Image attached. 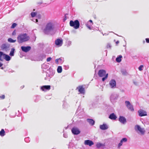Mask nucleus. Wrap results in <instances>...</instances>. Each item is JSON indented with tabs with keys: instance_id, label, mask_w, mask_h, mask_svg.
I'll use <instances>...</instances> for the list:
<instances>
[{
	"instance_id": "1",
	"label": "nucleus",
	"mask_w": 149,
	"mask_h": 149,
	"mask_svg": "<svg viewBox=\"0 0 149 149\" xmlns=\"http://www.w3.org/2000/svg\"><path fill=\"white\" fill-rule=\"evenodd\" d=\"M55 25L52 22H48L45 25L43 31L47 35H52L55 33Z\"/></svg>"
},
{
	"instance_id": "2",
	"label": "nucleus",
	"mask_w": 149,
	"mask_h": 149,
	"mask_svg": "<svg viewBox=\"0 0 149 149\" xmlns=\"http://www.w3.org/2000/svg\"><path fill=\"white\" fill-rule=\"evenodd\" d=\"M17 41L20 44L28 41L30 39L29 37L26 33H21L17 36Z\"/></svg>"
},
{
	"instance_id": "3",
	"label": "nucleus",
	"mask_w": 149,
	"mask_h": 149,
	"mask_svg": "<svg viewBox=\"0 0 149 149\" xmlns=\"http://www.w3.org/2000/svg\"><path fill=\"white\" fill-rule=\"evenodd\" d=\"M70 25L73 27L75 29H77L79 28L80 23L79 21L77 19L74 21L70 20Z\"/></svg>"
},
{
	"instance_id": "4",
	"label": "nucleus",
	"mask_w": 149,
	"mask_h": 149,
	"mask_svg": "<svg viewBox=\"0 0 149 149\" xmlns=\"http://www.w3.org/2000/svg\"><path fill=\"white\" fill-rule=\"evenodd\" d=\"M3 58L6 61H9L10 59V57L8 55L4 54L3 52H0V61H3Z\"/></svg>"
},
{
	"instance_id": "5",
	"label": "nucleus",
	"mask_w": 149,
	"mask_h": 149,
	"mask_svg": "<svg viewBox=\"0 0 149 149\" xmlns=\"http://www.w3.org/2000/svg\"><path fill=\"white\" fill-rule=\"evenodd\" d=\"M134 129L137 132L139 131L142 135H144L145 132V131L143 128H141L139 125H136L135 126Z\"/></svg>"
},
{
	"instance_id": "6",
	"label": "nucleus",
	"mask_w": 149,
	"mask_h": 149,
	"mask_svg": "<svg viewBox=\"0 0 149 149\" xmlns=\"http://www.w3.org/2000/svg\"><path fill=\"white\" fill-rule=\"evenodd\" d=\"M118 95L116 93H112L110 97V100L111 102H115L118 99Z\"/></svg>"
},
{
	"instance_id": "7",
	"label": "nucleus",
	"mask_w": 149,
	"mask_h": 149,
	"mask_svg": "<svg viewBox=\"0 0 149 149\" xmlns=\"http://www.w3.org/2000/svg\"><path fill=\"white\" fill-rule=\"evenodd\" d=\"M125 105L127 108L131 111H134V109L133 105L129 101H126L125 102Z\"/></svg>"
},
{
	"instance_id": "8",
	"label": "nucleus",
	"mask_w": 149,
	"mask_h": 149,
	"mask_svg": "<svg viewBox=\"0 0 149 149\" xmlns=\"http://www.w3.org/2000/svg\"><path fill=\"white\" fill-rule=\"evenodd\" d=\"M10 45L4 43L2 44L1 46V49L6 52L9 49Z\"/></svg>"
},
{
	"instance_id": "9",
	"label": "nucleus",
	"mask_w": 149,
	"mask_h": 149,
	"mask_svg": "<svg viewBox=\"0 0 149 149\" xmlns=\"http://www.w3.org/2000/svg\"><path fill=\"white\" fill-rule=\"evenodd\" d=\"M127 139L126 138H122L120 141V142L118 143L117 146V148L118 149H120V147L122 146L124 143H125L127 141Z\"/></svg>"
},
{
	"instance_id": "10",
	"label": "nucleus",
	"mask_w": 149,
	"mask_h": 149,
	"mask_svg": "<svg viewBox=\"0 0 149 149\" xmlns=\"http://www.w3.org/2000/svg\"><path fill=\"white\" fill-rule=\"evenodd\" d=\"M71 131L74 135H78L80 132L79 130L76 127L72 128L71 130Z\"/></svg>"
},
{
	"instance_id": "11",
	"label": "nucleus",
	"mask_w": 149,
	"mask_h": 149,
	"mask_svg": "<svg viewBox=\"0 0 149 149\" xmlns=\"http://www.w3.org/2000/svg\"><path fill=\"white\" fill-rule=\"evenodd\" d=\"M22 50L25 52H27L29 51L31 49V47L29 46H27L26 47L22 46L21 47Z\"/></svg>"
},
{
	"instance_id": "12",
	"label": "nucleus",
	"mask_w": 149,
	"mask_h": 149,
	"mask_svg": "<svg viewBox=\"0 0 149 149\" xmlns=\"http://www.w3.org/2000/svg\"><path fill=\"white\" fill-rule=\"evenodd\" d=\"M109 84L111 88H115L116 86V81L114 79H111L109 82Z\"/></svg>"
},
{
	"instance_id": "13",
	"label": "nucleus",
	"mask_w": 149,
	"mask_h": 149,
	"mask_svg": "<svg viewBox=\"0 0 149 149\" xmlns=\"http://www.w3.org/2000/svg\"><path fill=\"white\" fill-rule=\"evenodd\" d=\"M63 43V40L62 39L58 38L55 41V45L59 47L62 46Z\"/></svg>"
},
{
	"instance_id": "14",
	"label": "nucleus",
	"mask_w": 149,
	"mask_h": 149,
	"mask_svg": "<svg viewBox=\"0 0 149 149\" xmlns=\"http://www.w3.org/2000/svg\"><path fill=\"white\" fill-rule=\"evenodd\" d=\"M118 120L122 124H125L126 123V119L124 116H120Z\"/></svg>"
},
{
	"instance_id": "15",
	"label": "nucleus",
	"mask_w": 149,
	"mask_h": 149,
	"mask_svg": "<svg viewBox=\"0 0 149 149\" xmlns=\"http://www.w3.org/2000/svg\"><path fill=\"white\" fill-rule=\"evenodd\" d=\"M106 72L104 70H100L98 72V74L100 77H102L106 75Z\"/></svg>"
},
{
	"instance_id": "16",
	"label": "nucleus",
	"mask_w": 149,
	"mask_h": 149,
	"mask_svg": "<svg viewBox=\"0 0 149 149\" xmlns=\"http://www.w3.org/2000/svg\"><path fill=\"white\" fill-rule=\"evenodd\" d=\"M76 89H78L80 93L81 94H84L85 93L84 88L82 86H80L77 88Z\"/></svg>"
},
{
	"instance_id": "17",
	"label": "nucleus",
	"mask_w": 149,
	"mask_h": 149,
	"mask_svg": "<svg viewBox=\"0 0 149 149\" xmlns=\"http://www.w3.org/2000/svg\"><path fill=\"white\" fill-rule=\"evenodd\" d=\"M46 55L44 54H42L38 56L36 60L38 61H42V60L45 58Z\"/></svg>"
},
{
	"instance_id": "18",
	"label": "nucleus",
	"mask_w": 149,
	"mask_h": 149,
	"mask_svg": "<svg viewBox=\"0 0 149 149\" xmlns=\"http://www.w3.org/2000/svg\"><path fill=\"white\" fill-rule=\"evenodd\" d=\"M100 128L102 130H106L109 128V126L106 123H103L100 125Z\"/></svg>"
},
{
	"instance_id": "19",
	"label": "nucleus",
	"mask_w": 149,
	"mask_h": 149,
	"mask_svg": "<svg viewBox=\"0 0 149 149\" xmlns=\"http://www.w3.org/2000/svg\"><path fill=\"white\" fill-rule=\"evenodd\" d=\"M84 144L86 145H88L90 146H91L94 144V143L91 140H87L84 141Z\"/></svg>"
},
{
	"instance_id": "20",
	"label": "nucleus",
	"mask_w": 149,
	"mask_h": 149,
	"mask_svg": "<svg viewBox=\"0 0 149 149\" xmlns=\"http://www.w3.org/2000/svg\"><path fill=\"white\" fill-rule=\"evenodd\" d=\"M51 86L50 85L43 86L41 87V89L43 91L49 90L50 89Z\"/></svg>"
},
{
	"instance_id": "21",
	"label": "nucleus",
	"mask_w": 149,
	"mask_h": 149,
	"mask_svg": "<svg viewBox=\"0 0 149 149\" xmlns=\"http://www.w3.org/2000/svg\"><path fill=\"white\" fill-rule=\"evenodd\" d=\"M138 113L139 116L141 117L147 115V112L143 110H139Z\"/></svg>"
},
{
	"instance_id": "22",
	"label": "nucleus",
	"mask_w": 149,
	"mask_h": 149,
	"mask_svg": "<svg viewBox=\"0 0 149 149\" xmlns=\"http://www.w3.org/2000/svg\"><path fill=\"white\" fill-rule=\"evenodd\" d=\"M109 118L111 120H115L117 117L114 113H112L109 115Z\"/></svg>"
},
{
	"instance_id": "23",
	"label": "nucleus",
	"mask_w": 149,
	"mask_h": 149,
	"mask_svg": "<svg viewBox=\"0 0 149 149\" xmlns=\"http://www.w3.org/2000/svg\"><path fill=\"white\" fill-rule=\"evenodd\" d=\"M55 62L57 64H60L63 63V61L62 60L61 58H59L56 59Z\"/></svg>"
},
{
	"instance_id": "24",
	"label": "nucleus",
	"mask_w": 149,
	"mask_h": 149,
	"mask_svg": "<svg viewBox=\"0 0 149 149\" xmlns=\"http://www.w3.org/2000/svg\"><path fill=\"white\" fill-rule=\"evenodd\" d=\"M87 121L91 125H94L95 123V121L92 119H87Z\"/></svg>"
},
{
	"instance_id": "25",
	"label": "nucleus",
	"mask_w": 149,
	"mask_h": 149,
	"mask_svg": "<svg viewBox=\"0 0 149 149\" xmlns=\"http://www.w3.org/2000/svg\"><path fill=\"white\" fill-rule=\"evenodd\" d=\"M105 146V144H102L100 143H98L96 144V147L97 148H99L102 147H104Z\"/></svg>"
},
{
	"instance_id": "26",
	"label": "nucleus",
	"mask_w": 149,
	"mask_h": 149,
	"mask_svg": "<svg viewBox=\"0 0 149 149\" xmlns=\"http://www.w3.org/2000/svg\"><path fill=\"white\" fill-rule=\"evenodd\" d=\"M122 56L121 55H119L116 58V61L118 63H120L121 61V58Z\"/></svg>"
},
{
	"instance_id": "27",
	"label": "nucleus",
	"mask_w": 149,
	"mask_h": 149,
	"mask_svg": "<svg viewBox=\"0 0 149 149\" xmlns=\"http://www.w3.org/2000/svg\"><path fill=\"white\" fill-rule=\"evenodd\" d=\"M15 51V49L14 48H12L9 54L10 55V56H14Z\"/></svg>"
},
{
	"instance_id": "28",
	"label": "nucleus",
	"mask_w": 149,
	"mask_h": 149,
	"mask_svg": "<svg viewBox=\"0 0 149 149\" xmlns=\"http://www.w3.org/2000/svg\"><path fill=\"white\" fill-rule=\"evenodd\" d=\"M5 135V131L4 129H2L0 131V136H3Z\"/></svg>"
},
{
	"instance_id": "29",
	"label": "nucleus",
	"mask_w": 149,
	"mask_h": 149,
	"mask_svg": "<svg viewBox=\"0 0 149 149\" xmlns=\"http://www.w3.org/2000/svg\"><path fill=\"white\" fill-rule=\"evenodd\" d=\"M62 68L61 66H58L57 69V71L58 73H61L62 72Z\"/></svg>"
},
{
	"instance_id": "30",
	"label": "nucleus",
	"mask_w": 149,
	"mask_h": 149,
	"mask_svg": "<svg viewBox=\"0 0 149 149\" xmlns=\"http://www.w3.org/2000/svg\"><path fill=\"white\" fill-rule=\"evenodd\" d=\"M16 41V40H14L11 38H9L8 39V41L10 43H14Z\"/></svg>"
},
{
	"instance_id": "31",
	"label": "nucleus",
	"mask_w": 149,
	"mask_h": 149,
	"mask_svg": "<svg viewBox=\"0 0 149 149\" xmlns=\"http://www.w3.org/2000/svg\"><path fill=\"white\" fill-rule=\"evenodd\" d=\"M121 72L124 75H127V72L125 70H122L121 71Z\"/></svg>"
},
{
	"instance_id": "32",
	"label": "nucleus",
	"mask_w": 149,
	"mask_h": 149,
	"mask_svg": "<svg viewBox=\"0 0 149 149\" xmlns=\"http://www.w3.org/2000/svg\"><path fill=\"white\" fill-rule=\"evenodd\" d=\"M108 76V74H107L104 77H103L102 79V81H105V80L107 78Z\"/></svg>"
},
{
	"instance_id": "33",
	"label": "nucleus",
	"mask_w": 149,
	"mask_h": 149,
	"mask_svg": "<svg viewBox=\"0 0 149 149\" xmlns=\"http://www.w3.org/2000/svg\"><path fill=\"white\" fill-rule=\"evenodd\" d=\"M37 13L36 12H32L31 13V15L32 17H34L36 15Z\"/></svg>"
},
{
	"instance_id": "34",
	"label": "nucleus",
	"mask_w": 149,
	"mask_h": 149,
	"mask_svg": "<svg viewBox=\"0 0 149 149\" xmlns=\"http://www.w3.org/2000/svg\"><path fill=\"white\" fill-rule=\"evenodd\" d=\"M133 83L136 86H137L139 85V83L136 80H133Z\"/></svg>"
},
{
	"instance_id": "35",
	"label": "nucleus",
	"mask_w": 149,
	"mask_h": 149,
	"mask_svg": "<svg viewBox=\"0 0 149 149\" xmlns=\"http://www.w3.org/2000/svg\"><path fill=\"white\" fill-rule=\"evenodd\" d=\"M30 139L29 137L25 138L24 139L25 141L27 143H28L30 141Z\"/></svg>"
},
{
	"instance_id": "36",
	"label": "nucleus",
	"mask_w": 149,
	"mask_h": 149,
	"mask_svg": "<svg viewBox=\"0 0 149 149\" xmlns=\"http://www.w3.org/2000/svg\"><path fill=\"white\" fill-rule=\"evenodd\" d=\"M71 41H68L67 42V45L68 47L70 46L71 45Z\"/></svg>"
},
{
	"instance_id": "37",
	"label": "nucleus",
	"mask_w": 149,
	"mask_h": 149,
	"mask_svg": "<svg viewBox=\"0 0 149 149\" xmlns=\"http://www.w3.org/2000/svg\"><path fill=\"white\" fill-rule=\"evenodd\" d=\"M17 24L16 23H13L12 25V26H11V28H14L16 26H17Z\"/></svg>"
},
{
	"instance_id": "38",
	"label": "nucleus",
	"mask_w": 149,
	"mask_h": 149,
	"mask_svg": "<svg viewBox=\"0 0 149 149\" xmlns=\"http://www.w3.org/2000/svg\"><path fill=\"white\" fill-rule=\"evenodd\" d=\"M79 111V108H78L77 110L76 113H77L78 114H79V115H81V114H80V112Z\"/></svg>"
},
{
	"instance_id": "39",
	"label": "nucleus",
	"mask_w": 149,
	"mask_h": 149,
	"mask_svg": "<svg viewBox=\"0 0 149 149\" xmlns=\"http://www.w3.org/2000/svg\"><path fill=\"white\" fill-rule=\"evenodd\" d=\"M143 67V65H140L139 67V70L140 71H141L142 70V68Z\"/></svg>"
},
{
	"instance_id": "40",
	"label": "nucleus",
	"mask_w": 149,
	"mask_h": 149,
	"mask_svg": "<svg viewBox=\"0 0 149 149\" xmlns=\"http://www.w3.org/2000/svg\"><path fill=\"white\" fill-rule=\"evenodd\" d=\"M0 98L2 99H3L5 98V96L4 95H2L1 96H0Z\"/></svg>"
},
{
	"instance_id": "41",
	"label": "nucleus",
	"mask_w": 149,
	"mask_h": 149,
	"mask_svg": "<svg viewBox=\"0 0 149 149\" xmlns=\"http://www.w3.org/2000/svg\"><path fill=\"white\" fill-rule=\"evenodd\" d=\"M86 26L89 29L91 30V26L89 25L88 24H86Z\"/></svg>"
},
{
	"instance_id": "42",
	"label": "nucleus",
	"mask_w": 149,
	"mask_h": 149,
	"mask_svg": "<svg viewBox=\"0 0 149 149\" xmlns=\"http://www.w3.org/2000/svg\"><path fill=\"white\" fill-rule=\"evenodd\" d=\"M51 59H52V58L51 57H48L47 59V62H49V61H50L51 60Z\"/></svg>"
},
{
	"instance_id": "43",
	"label": "nucleus",
	"mask_w": 149,
	"mask_h": 149,
	"mask_svg": "<svg viewBox=\"0 0 149 149\" xmlns=\"http://www.w3.org/2000/svg\"><path fill=\"white\" fill-rule=\"evenodd\" d=\"M63 136V137L65 138H67L68 137V135L66 134H64Z\"/></svg>"
},
{
	"instance_id": "44",
	"label": "nucleus",
	"mask_w": 149,
	"mask_h": 149,
	"mask_svg": "<svg viewBox=\"0 0 149 149\" xmlns=\"http://www.w3.org/2000/svg\"><path fill=\"white\" fill-rule=\"evenodd\" d=\"M33 21L35 22H36V23L37 22H38V20L37 19H33Z\"/></svg>"
},
{
	"instance_id": "45",
	"label": "nucleus",
	"mask_w": 149,
	"mask_h": 149,
	"mask_svg": "<svg viewBox=\"0 0 149 149\" xmlns=\"http://www.w3.org/2000/svg\"><path fill=\"white\" fill-rule=\"evenodd\" d=\"M145 40H146V42H147L148 43H149V38H146Z\"/></svg>"
},
{
	"instance_id": "46",
	"label": "nucleus",
	"mask_w": 149,
	"mask_h": 149,
	"mask_svg": "<svg viewBox=\"0 0 149 149\" xmlns=\"http://www.w3.org/2000/svg\"><path fill=\"white\" fill-rule=\"evenodd\" d=\"M111 46L110 44H107V48H111Z\"/></svg>"
},
{
	"instance_id": "47",
	"label": "nucleus",
	"mask_w": 149,
	"mask_h": 149,
	"mask_svg": "<svg viewBox=\"0 0 149 149\" xmlns=\"http://www.w3.org/2000/svg\"><path fill=\"white\" fill-rule=\"evenodd\" d=\"M65 67V69L66 70H67L69 68V66L68 65H67V66H64Z\"/></svg>"
},
{
	"instance_id": "48",
	"label": "nucleus",
	"mask_w": 149,
	"mask_h": 149,
	"mask_svg": "<svg viewBox=\"0 0 149 149\" xmlns=\"http://www.w3.org/2000/svg\"><path fill=\"white\" fill-rule=\"evenodd\" d=\"M66 19V17L65 16L64 18L63 19V21L64 22Z\"/></svg>"
},
{
	"instance_id": "49",
	"label": "nucleus",
	"mask_w": 149,
	"mask_h": 149,
	"mask_svg": "<svg viewBox=\"0 0 149 149\" xmlns=\"http://www.w3.org/2000/svg\"><path fill=\"white\" fill-rule=\"evenodd\" d=\"M15 31H13L12 33V35H15Z\"/></svg>"
},
{
	"instance_id": "50",
	"label": "nucleus",
	"mask_w": 149,
	"mask_h": 149,
	"mask_svg": "<svg viewBox=\"0 0 149 149\" xmlns=\"http://www.w3.org/2000/svg\"><path fill=\"white\" fill-rule=\"evenodd\" d=\"M37 17H38V18H39V19H40V18H41V15H37Z\"/></svg>"
},
{
	"instance_id": "51",
	"label": "nucleus",
	"mask_w": 149,
	"mask_h": 149,
	"mask_svg": "<svg viewBox=\"0 0 149 149\" xmlns=\"http://www.w3.org/2000/svg\"><path fill=\"white\" fill-rule=\"evenodd\" d=\"M54 73H55L53 71L52 73V76L54 74Z\"/></svg>"
},
{
	"instance_id": "52",
	"label": "nucleus",
	"mask_w": 149,
	"mask_h": 149,
	"mask_svg": "<svg viewBox=\"0 0 149 149\" xmlns=\"http://www.w3.org/2000/svg\"><path fill=\"white\" fill-rule=\"evenodd\" d=\"M3 65V64L2 63H1L0 62V67H2V66Z\"/></svg>"
},
{
	"instance_id": "53",
	"label": "nucleus",
	"mask_w": 149,
	"mask_h": 149,
	"mask_svg": "<svg viewBox=\"0 0 149 149\" xmlns=\"http://www.w3.org/2000/svg\"><path fill=\"white\" fill-rule=\"evenodd\" d=\"M119 41H117L116 42V44H118V43H119Z\"/></svg>"
},
{
	"instance_id": "54",
	"label": "nucleus",
	"mask_w": 149,
	"mask_h": 149,
	"mask_svg": "<svg viewBox=\"0 0 149 149\" xmlns=\"http://www.w3.org/2000/svg\"><path fill=\"white\" fill-rule=\"evenodd\" d=\"M89 21L91 23H93L92 21L91 20H89Z\"/></svg>"
},
{
	"instance_id": "55",
	"label": "nucleus",
	"mask_w": 149,
	"mask_h": 149,
	"mask_svg": "<svg viewBox=\"0 0 149 149\" xmlns=\"http://www.w3.org/2000/svg\"><path fill=\"white\" fill-rule=\"evenodd\" d=\"M65 105V103H63V107H64Z\"/></svg>"
},
{
	"instance_id": "56",
	"label": "nucleus",
	"mask_w": 149,
	"mask_h": 149,
	"mask_svg": "<svg viewBox=\"0 0 149 149\" xmlns=\"http://www.w3.org/2000/svg\"><path fill=\"white\" fill-rule=\"evenodd\" d=\"M1 69L3 70V69H4V68H3V67H1Z\"/></svg>"
},
{
	"instance_id": "57",
	"label": "nucleus",
	"mask_w": 149,
	"mask_h": 149,
	"mask_svg": "<svg viewBox=\"0 0 149 149\" xmlns=\"http://www.w3.org/2000/svg\"><path fill=\"white\" fill-rule=\"evenodd\" d=\"M102 33V34H103V36H104V35H105V34H105V33L104 34H103V33Z\"/></svg>"
},
{
	"instance_id": "58",
	"label": "nucleus",
	"mask_w": 149,
	"mask_h": 149,
	"mask_svg": "<svg viewBox=\"0 0 149 149\" xmlns=\"http://www.w3.org/2000/svg\"><path fill=\"white\" fill-rule=\"evenodd\" d=\"M47 76H50L49 75V74H48L47 75Z\"/></svg>"
},
{
	"instance_id": "59",
	"label": "nucleus",
	"mask_w": 149,
	"mask_h": 149,
	"mask_svg": "<svg viewBox=\"0 0 149 149\" xmlns=\"http://www.w3.org/2000/svg\"><path fill=\"white\" fill-rule=\"evenodd\" d=\"M122 91V92H124V90H122V91Z\"/></svg>"
},
{
	"instance_id": "60",
	"label": "nucleus",
	"mask_w": 149,
	"mask_h": 149,
	"mask_svg": "<svg viewBox=\"0 0 149 149\" xmlns=\"http://www.w3.org/2000/svg\"><path fill=\"white\" fill-rule=\"evenodd\" d=\"M44 65V64L43 65H42V67H43V66L44 65Z\"/></svg>"
},
{
	"instance_id": "61",
	"label": "nucleus",
	"mask_w": 149,
	"mask_h": 149,
	"mask_svg": "<svg viewBox=\"0 0 149 149\" xmlns=\"http://www.w3.org/2000/svg\"><path fill=\"white\" fill-rule=\"evenodd\" d=\"M42 4V3H40V4Z\"/></svg>"
}]
</instances>
